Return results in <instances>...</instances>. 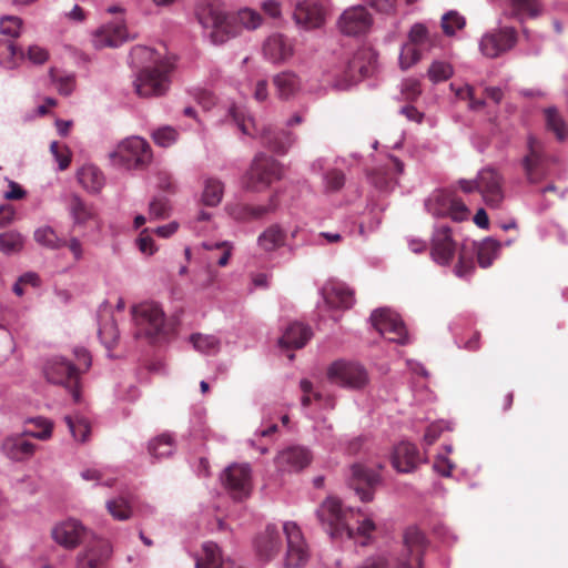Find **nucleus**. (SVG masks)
Instances as JSON below:
<instances>
[{
	"mask_svg": "<svg viewBox=\"0 0 568 568\" xmlns=\"http://www.w3.org/2000/svg\"><path fill=\"white\" fill-rule=\"evenodd\" d=\"M196 17L203 28L211 30L210 38L215 44H222L236 37L237 23L247 30H255L263 22L262 16L251 8H243L235 17H231L212 4L199 7Z\"/></svg>",
	"mask_w": 568,
	"mask_h": 568,
	"instance_id": "1",
	"label": "nucleus"
},
{
	"mask_svg": "<svg viewBox=\"0 0 568 568\" xmlns=\"http://www.w3.org/2000/svg\"><path fill=\"white\" fill-rule=\"evenodd\" d=\"M230 114L243 134L261 139L263 145L273 152L284 154L296 141V136L287 130L258 126L252 116L239 108H232Z\"/></svg>",
	"mask_w": 568,
	"mask_h": 568,
	"instance_id": "2",
	"label": "nucleus"
},
{
	"mask_svg": "<svg viewBox=\"0 0 568 568\" xmlns=\"http://www.w3.org/2000/svg\"><path fill=\"white\" fill-rule=\"evenodd\" d=\"M549 161L544 142L535 135H529L526 153L520 160L524 176L529 185H538L548 178Z\"/></svg>",
	"mask_w": 568,
	"mask_h": 568,
	"instance_id": "3",
	"label": "nucleus"
},
{
	"mask_svg": "<svg viewBox=\"0 0 568 568\" xmlns=\"http://www.w3.org/2000/svg\"><path fill=\"white\" fill-rule=\"evenodd\" d=\"M316 514L318 520L332 538L339 537L343 534H346L349 538L354 536V529L349 524V518L354 516V509H344L337 498H326L318 507Z\"/></svg>",
	"mask_w": 568,
	"mask_h": 568,
	"instance_id": "4",
	"label": "nucleus"
},
{
	"mask_svg": "<svg viewBox=\"0 0 568 568\" xmlns=\"http://www.w3.org/2000/svg\"><path fill=\"white\" fill-rule=\"evenodd\" d=\"M132 314L136 338L144 337L153 343L165 334L164 313L158 304L141 303L133 307Z\"/></svg>",
	"mask_w": 568,
	"mask_h": 568,
	"instance_id": "5",
	"label": "nucleus"
},
{
	"mask_svg": "<svg viewBox=\"0 0 568 568\" xmlns=\"http://www.w3.org/2000/svg\"><path fill=\"white\" fill-rule=\"evenodd\" d=\"M171 71L172 64L168 61L143 68L134 81L136 94L142 98L163 95L170 87Z\"/></svg>",
	"mask_w": 568,
	"mask_h": 568,
	"instance_id": "6",
	"label": "nucleus"
},
{
	"mask_svg": "<svg viewBox=\"0 0 568 568\" xmlns=\"http://www.w3.org/2000/svg\"><path fill=\"white\" fill-rule=\"evenodd\" d=\"M111 158L115 164L129 170L144 169L152 160V151L145 140L139 136H131L118 145Z\"/></svg>",
	"mask_w": 568,
	"mask_h": 568,
	"instance_id": "7",
	"label": "nucleus"
},
{
	"mask_svg": "<svg viewBox=\"0 0 568 568\" xmlns=\"http://www.w3.org/2000/svg\"><path fill=\"white\" fill-rule=\"evenodd\" d=\"M43 375L49 383L65 387L75 403L80 402V376L74 364L69 359L59 356L48 359L43 366Z\"/></svg>",
	"mask_w": 568,
	"mask_h": 568,
	"instance_id": "8",
	"label": "nucleus"
},
{
	"mask_svg": "<svg viewBox=\"0 0 568 568\" xmlns=\"http://www.w3.org/2000/svg\"><path fill=\"white\" fill-rule=\"evenodd\" d=\"M281 176L282 168L280 163L272 156L258 153L244 178V186L248 191L260 192Z\"/></svg>",
	"mask_w": 568,
	"mask_h": 568,
	"instance_id": "9",
	"label": "nucleus"
},
{
	"mask_svg": "<svg viewBox=\"0 0 568 568\" xmlns=\"http://www.w3.org/2000/svg\"><path fill=\"white\" fill-rule=\"evenodd\" d=\"M426 210L437 217H449L455 222L468 219L469 210L465 203L449 191L435 192L425 203Z\"/></svg>",
	"mask_w": 568,
	"mask_h": 568,
	"instance_id": "10",
	"label": "nucleus"
},
{
	"mask_svg": "<svg viewBox=\"0 0 568 568\" xmlns=\"http://www.w3.org/2000/svg\"><path fill=\"white\" fill-rule=\"evenodd\" d=\"M327 379L336 385L361 389L368 384V373L365 367L355 362L336 361L327 368Z\"/></svg>",
	"mask_w": 568,
	"mask_h": 568,
	"instance_id": "11",
	"label": "nucleus"
},
{
	"mask_svg": "<svg viewBox=\"0 0 568 568\" xmlns=\"http://www.w3.org/2000/svg\"><path fill=\"white\" fill-rule=\"evenodd\" d=\"M477 191L489 207H499L505 199L504 178L493 168L483 169L477 175Z\"/></svg>",
	"mask_w": 568,
	"mask_h": 568,
	"instance_id": "12",
	"label": "nucleus"
},
{
	"mask_svg": "<svg viewBox=\"0 0 568 568\" xmlns=\"http://www.w3.org/2000/svg\"><path fill=\"white\" fill-rule=\"evenodd\" d=\"M373 326L388 341L405 344L407 339L406 327L400 317L387 310H376L371 315Z\"/></svg>",
	"mask_w": 568,
	"mask_h": 568,
	"instance_id": "13",
	"label": "nucleus"
},
{
	"mask_svg": "<svg viewBox=\"0 0 568 568\" xmlns=\"http://www.w3.org/2000/svg\"><path fill=\"white\" fill-rule=\"evenodd\" d=\"M283 530L287 540L285 566L288 568L302 567L308 560L310 554L300 527L293 521H287L284 524Z\"/></svg>",
	"mask_w": 568,
	"mask_h": 568,
	"instance_id": "14",
	"label": "nucleus"
},
{
	"mask_svg": "<svg viewBox=\"0 0 568 568\" xmlns=\"http://www.w3.org/2000/svg\"><path fill=\"white\" fill-rule=\"evenodd\" d=\"M404 547L396 568H423V556L426 549L424 534L417 528H408L404 535Z\"/></svg>",
	"mask_w": 568,
	"mask_h": 568,
	"instance_id": "15",
	"label": "nucleus"
},
{
	"mask_svg": "<svg viewBox=\"0 0 568 568\" xmlns=\"http://www.w3.org/2000/svg\"><path fill=\"white\" fill-rule=\"evenodd\" d=\"M429 251L430 257L436 264L450 265L457 251L450 227L439 226L434 231Z\"/></svg>",
	"mask_w": 568,
	"mask_h": 568,
	"instance_id": "16",
	"label": "nucleus"
},
{
	"mask_svg": "<svg viewBox=\"0 0 568 568\" xmlns=\"http://www.w3.org/2000/svg\"><path fill=\"white\" fill-rule=\"evenodd\" d=\"M373 23L372 14L363 6L346 9L338 19V28L346 36L366 33Z\"/></svg>",
	"mask_w": 568,
	"mask_h": 568,
	"instance_id": "17",
	"label": "nucleus"
},
{
	"mask_svg": "<svg viewBox=\"0 0 568 568\" xmlns=\"http://www.w3.org/2000/svg\"><path fill=\"white\" fill-rule=\"evenodd\" d=\"M376 65V53L371 48H361L347 61L345 78L355 83L373 74Z\"/></svg>",
	"mask_w": 568,
	"mask_h": 568,
	"instance_id": "18",
	"label": "nucleus"
},
{
	"mask_svg": "<svg viewBox=\"0 0 568 568\" xmlns=\"http://www.w3.org/2000/svg\"><path fill=\"white\" fill-rule=\"evenodd\" d=\"M223 483L235 499L248 496L252 487L247 464H233L224 470Z\"/></svg>",
	"mask_w": 568,
	"mask_h": 568,
	"instance_id": "19",
	"label": "nucleus"
},
{
	"mask_svg": "<svg viewBox=\"0 0 568 568\" xmlns=\"http://www.w3.org/2000/svg\"><path fill=\"white\" fill-rule=\"evenodd\" d=\"M517 41V33L513 28L500 29L497 32L485 34L480 40V51L487 58H497L510 50Z\"/></svg>",
	"mask_w": 568,
	"mask_h": 568,
	"instance_id": "20",
	"label": "nucleus"
},
{
	"mask_svg": "<svg viewBox=\"0 0 568 568\" xmlns=\"http://www.w3.org/2000/svg\"><path fill=\"white\" fill-rule=\"evenodd\" d=\"M379 481V476L364 465L355 464L352 466L351 487L359 496L362 501H371L374 496L375 487Z\"/></svg>",
	"mask_w": 568,
	"mask_h": 568,
	"instance_id": "21",
	"label": "nucleus"
},
{
	"mask_svg": "<svg viewBox=\"0 0 568 568\" xmlns=\"http://www.w3.org/2000/svg\"><path fill=\"white\" fill-rule=\"evenodd\" d=\"M312 459L313 455L306 447L291 446L276 455L275 466L283 473L300 471L307 467Z\"/></svg>",
	"mask_w": 568,
	"mask_h": 568,
	"instance_id": "22",
	"label": "nucleus"
},
{
	"mask_svg": "<svg viewBox=\"0 0 568 568\" xmlns=\"http://www.w3.org/2000/svg\"><path fill=\"white\" fill-rule=\"evenodd\" d=\"M129 40L123 19L101 26L93 33V44L98 49L115 48Z\"/></svg>",
	"mask_w": 568,
	"mask_h": 568,
	"instance_id": "23",
	"label": "nucleus"
},
{
	"mask_svg": "<svg viewBox=\"0 0 568 568\" xmlns=\"http://www.w3.org/2000/svg\"><path fill=\"white\" fill-rule=\"evenodd\" d=\"M295 22L306 30L317 29L324 24V8L317 0H302L294 10Z\"/></svg>",
	"mask_w": 568,
	"mask_h": 568,
	"instance_id": "24",
	"label": "nucleus"
},
{
	"mask_svg": "<svg viewBox=\"0 0 568 568\" xmlns=\"http://www.w3.org/2000/svg\"><path fill=\"white\" fill-rule=\"evenodd\" d=\"M111 549L106 541L97 540L78 556L77 568H105Z\"/></svg>",
	"mask_w": 568,
	"mask_h": 568,
	"instance_id": "25",
	"label": "nucleus"
},
{
	"mask_svg": "<svg viewBox=\"0 0 568 568\" xmlns=\"http://www.w3.org/2000/svg\"><path fill=\"white\" fill-rule=\"evenodd\" d=\"M68 210L73 220L74 227H99V221L94 209L87 204L79 195L69 197Z\"/></svg>",
	"mask_w": 568,
	"mask_h": 568,
	"instance_id": "26",
	"label": "nucleus"
},
{
	"mask_svg": "<svg viewBox=\"0 0 568 568\" xmlns=\"http://www.w3.org/2000/svg\"><path fill=\"white\" fill-rule=\"evenodd\" d=\"M277 203L275 197H271L267 205H250L246 203H235L227 206V213L230 216L237 222H250L253 220H260L268 213L276 210Z\"/></svg>",
	"mask_w": 568,
	"mask_h": 568,
	"instance_id": "27",
	"label": "nucleus"
},
{
	"mask_svg": "<svg viewBox=\"0 0 568 568\" xmlns=\"http://www.w3.org/2000/svg\"><path fill=\"white\" fill-rule=\"evenodd\" d=\"M84 532L85 529L81 523L69 519L53 528L52 537L59 545L65 548H74L82 540Z\"/></svg>",
	"mask_w": 568,
	"mask_h": 568,
	"instance_id": "28",
	"label": "nucleus"
},
{
	"mask_svg": "<svg viewBox=\"0 0 568 568\" xmlns=\"http://www.w3.org/2000/svg\"><path fill=\"white\" fill-rule=\"evenodd\" d=\"M392 463L398 471L410 473L422 463V458L414 444L403 442L395 447Z\"/></svg>",
	"mask_w": 568,
	"mask_h": 568,
	"instance_id": "29",
	"label": "nucleus"
},
{
	"mask_svg": "<svg viewBox=\"0 0 568 568\" xmlns=\"http://www.w3.org/2000/svg\"><path fill=\"white\" fill-rule=\"evenodd\" d=\"M293 44L283 34L270 36L263 44V53L272 62H283L293 55Z\"/></svg>",
	"mask_w": 568,
	"mask_h": 568,
	"instance_id": "30",
	"label": "nucleus"
},
{
	"mask_svg": "<svg viewBox=\"0 0 568 568\" xmlns=\"http://www.w3.org/2000/svg\"><path fill=\"white\" fill-rule=\"evenodd\" d=\"M1 450L8 458L22 462L33 456L36 445L27 440L22 435H12L4 438Z\"/></svg>",
	"mask_w": 568,
	"mask_h": 568,
	"instance_id": "31",
	"label": "nucleus"
},
{
	"mask_svg": "<svg viewBox=\"0 0 568 568\" xmlns=\"http://www.w3.org/2000/svg\"><path fill=\"white\" fill-rule=\"evenodd\" d=\"M257 554L261 558L270 560L281 549L282 541L277 527L268 525L255 541Z\"/></svg>",
	"mask_w": 568,
	"mask_h": 568,
	"instance_id": "32",
	"label": "nucleus"
},
{
	"mask_svg": "<svg viewBox=\"0 0 568 568\" xmlns=\"http://www.w3.org/2000/svg\"><path fill=\"white\" fill-rule=\"evenodd\" d=\"M403 162L395 158H389V163L375 169L371 175L372 182L379 190H387L395 181V175L403 173Z\"/></svg>",
	"mask_w": 568,
	"mask_h": 568,
	"instance_id": "33",
	"label": "nucleus"
},
{
	"mask_svg": "<svg viewBox=\"0 0 568 568\" xmlns=\"http://www.w3.org/2000/svg\"><path fill=\"white\" fill-rule=\"evenodd\" d=\"M312 337V329L302 323H292L280 338L283 348H302Z\"/></svg>",
	"mask_w": 568,
	"mask_h": 568,
	"instance_id": "34",
	"label": "nucleus"
},
{
	"mask_svg": "<svg viewBox=\"0 0 568 568\" xmlns=\"http://www.w3.org/2000/svg\"><path fill=\"white\" fill-rule=\"evenodd\" d=\"M276 94L282 100L294 98L302 89V81L292 71H283L273 78Z\"/></svg>",
	"mask_w": 568,
	"mask_h": 568,
	"instance_id": "35",
	"label": "nucleus"
},
{
	"mask_svg": "<svg viewBox=\"0 0 568 568\" xmlns=\"http://www.w3.org/2000/svg\"><path fill=\"white\" fill-rule=\"evenodd\" d=\"M325 301L334 308H351L354 304V292L345 284L336 283L325 288Z\"/></svg>",
	"mask_w": 568,
	"mask_h": 568,
	"instance_id": "36",
	"label": "nucleus"
},
{
	"mask_svg": "<svg viewBox=\"0 0 568 568\" xmlns=\"http://www.w3.org/2000/svg\"><path fill=\"white\" fill-rule=\"evenodd\" d=\"M286 241V232L278 224H272L257 237V244L265 252H273L282 247Z\"/></svg>",
	"mask_w": 568,
	"mask_h": 568,
	"instance_id": "37",
	"label": "nucleus"
},
{
	"mask_svg": "<svg viewBox=\"0 0 568 568\" xmlns=\"http://www.w3.org/2000/svg\"><path fill=\"white\" fill-rule=\"evenodd\" d=\"M439 40L438 34H432L425 24L415 23L408 33V43L419 48L428 50L434 47Z\"/></svg>",
	"mask_w": 568,
	"mask_h": 568,
	"instance_id": "38",
	"label": "nucleus"
},
{
	"mask_svg": "<svg viewBox=\"0 0 568 568\" xmlns=\"http://www.w3.org/2000/svg\"><path fill=\"white\" fill-rule=\"evenodd\" d=\"M79 183L89 192H99L104 184L102 172L94 165H85L78 172Z\"/></svg>",
	"mask_w": 568,
	"mask_h": 568,
	"instance_id": "39",
	"label": "nucleus"
},
{
	"mask_svg": "<svg viewBox=\"0 0 568 568\" xmlns=\"http://www.w3.org/2000/svg\"><path fill=\"white\" fill-rule=\"evenodd\" d=\"M224 194V184L216 178H205L203 183L202 203L206 206H216Z\"/></svg>",
	"mask_w": 568,
	"mask_h": 568,
	"instance_id": "40",
	"label": "nucleus"
},
{
	"mask_svg": "<svg viewBox=\"0 0 568 568\" xmlns=\"http://www.w3.org/2000/svg\"><path fill=\"white\" fill-rule=\"evenodd\" d=\"M24 58L23 51L18 48L12 39H0V64L12 69Z\"/></svg>",
	"mask_w": 568,
	"mask_h": 568,
	"instance_id": "41",
	"label": "nucleus"
},
{
	"mask_svg": "<svg viewBox=\"0 0 568 568\" xmlns=\"http://www.w3.org/2000/svg\"><path fill=\"white\" fill-rule=\"evenodd\" d=\"M99 337L102 344L111 349L118 342L119 329L112 315L101 316L99 325Z\"/></svg>",
	"mask_w": 568,
	"mask_h": 568,
	"instance_id": "42",
	"label": "nucleus"
},
{
	"mask_svg": "<svg viewBox=\"0 0 568 568\" xmlns=\"http://www.w3.org/2000/svg\"><path fill=\"white\" fill-rule=\"evenodd\" d=\"M474 251L475 245H471V247H468L466 244L462 245L458 262L454 268L456 276L464 278L473 273L475 270Z\"/></svg>",
	"mask_w": 568,
	"mask_h": 568,
	"instance_id": "43",
	"label": "nucleus"
},
{
	"mask_svg": "<svg viewBox=\"0 0 568 568\" xmlns=\"http://www.w3.org/2000/svg\"><path fill=\"white\" fill-rule=\"evenodd\" d=\"M34 241L50 250H59L65 245V241L58 236L51 226H41L34 231Z\"/></svg>",
	"mask_w": 568,
	"mask_h": 568,
	"instance_id": "44",
	"label": "nucleus"
},
{
	"mask_svg": "<svg viewBox=\"0 0 568 568\" xmlns=\"http://www.w3.org/2000/svg\"><path fill=\"white\" fill-rule=\"evenodd\" d=\"M499 243L493 239H486L476 248L478 264L486 268L493 264L497 256Z\"/></svg>",
	"mask_w": 568,
	"mask_h": 568,
	"instance_id": "45",
	"label": "nucleus"
},
{
	"mask_svg": "<svg viewBox=\"0 0 568 568\" xmlns=\"http://www.w3.org/2000/svg\"><path fill=\"white\" fill-rule=\"evenodd\" d=\"M148 450L155 458L169 457L174 450L173 438L166 434L160 435L149 443Z\"/></svg>",
	"mask_w": 568,
	"mask_h": 568,
	"instance_id": "46",
	"label": "nucleus"
},
{
	"mask_svg": "<svg viewBox=\"0 0 568 568\" xmlns=\"http://www.w3.org/2000/svg\"><path fill=\"white\" fill-rule=\"evenodd\" d=\"M544 113L547 129L552 131L558 140L562 141L567 136L568 131L558 110L554 106H549L545 109Z\"/></svg>",
	"mask_w": 568,
	"mask_h": 568,
	"instance_id": "47",
	"label": "nucleus"
},
{
	"mask_svg": "<svg viewBox=\"0 0 568 568\" xmlns=\"http://www.w3.org/2000/svg\"><path fill=\"white\" fill-rule=\"evenodd\" d=\"M190 341L196 351L207 355L215 354L220 349V339L214 335L195 333L191 335Z\"/></svg>",
	"mask_w": 568,
	"mask_h": 568,
	"instance_id": "48",
	"label": "nucleus"
},
{
	"mask_svg": "<svg viewBox=\"0 0 568 568\" xmlns=\"http://www.w3.org/2000/svg\"><path fill=\"white\" fill-rule=\"evenodd\" d=\"M203 247L211 251L209 260L216 261L219 266H226L229 260L232 255L233 246L229 242H219V243H203Z\"/></svg>",
	"mask_w": 568,
	"mask_h": 568,
	"instance_id": "49",
	"label": "nucleus"
},
{
	"mask_svg": "<svg viewBox=\"0 0 568 568\" xmlns=\"http://www.w3.org/2000/svg\"><path fill=\"white\" fill-rule=\"evenodd\" d=\"M23 236L17 231H8L0 234V252L3 254L18 253L23 248Z\"/></svg>",
	"mask_w": 568,
	"mask_h": 568,
	"instance_id": "50",
	"label": "nucleus"
},
{
	"mask_svg": "<svg viewBox=\"0 0 568 568\" xmlns=\"http://www.w3.org/2000/svg\"><path fill=\"white\" fill-rule=\"evenodd\" d=\"M64 420L74 439L82 443L88 440L91 433V427L85 418L80 416H65Z\"/></svg>",
	"mask_w": 568,
	"mask_h": 568,
	"instance_id": "51",
	"label": "nucleus"
},
{
	"mask_svg": "<svg viewBox=\"0 0 568 568\" xmlns=\"http://www.w3.org/2000/svg\"><path fill=\"white\" fill-rule=\"evenodd\" d=\"M36 427L34 430H27L24 434L37 439L47 440L51 437L53 423L44 417H36L28 422Z\"/></svg>",
	"mask_w": 568,
	"mask_h": 568,
	"instance_id": "52",
	"label": "nucleus"
},
{
	"mask_svg": "<svg viewBox=\"0 0 568 568\" xmlns=\"http://www.w3.org/2000/svg\"><path fill=\"white\" fill-rule=\"evenodd\" d=\"M106 509L116 520H126L132 515V508L124 497H118L106 501Z\"/></svg>",
	"mask_w": 568,
	"mask_h": 568,
	"instance_id": "53",
	"label": "nucleus"
},
{
	"mask_svg": "<svg viewBox=\"0 0 568 568\" xmlns=\"http://www.w3.org/2000/svg\"><path fill=\"white\" fill-rule=\"evenodd\" d=\"M52 83L55 85L59 93L69 95L74 88V77L71 74H63L55 68H51L49 72Z\"/></svg>",
	"mask_w": 568,
	"mask_h": 568,
	"instance_id": "54",
	"label": "nucleus"
},
{
	"mask_svg": "<svg viewBox=\"0 0 568 568\" xmlns=\"http://www.w3.org/2000/svg\"><path fill=\"white\" fill-rule=\"evenodd\" d=\"M465 24V18L456 11H449L442 18V29L449 37L454 36L457 30H462Z\"/></svg>",
	"mask_w": 568,
	"mask_h": 568,
	"instance_id": "55",
	"label": "nucleus"
},
{
	"mask_svg": "<svg viewBox=\"0 0 568 568\" xmlns=\"http://www.w3.org/2000/svg\"><path fill=\"white\" fill-rule=\"evenodd\" d=\"M452 75H453V68L447 62L434 61L428 69V78L434 83L446 81Z\"/></svg>",
	"mask_w": 568,
	"mask_h": 568,
	"instance_id": "56",
	"label": "nucleus"
},
{
	"mask_svg": "<svg viewBox=\"0 0 568 568\" xmlns=\"http://www.w3.org/2000/svg\"><path fill=\"white\" fill-rule=\"evenodd\" d=\"M22 27V20L16 16H7L0 19V33L9 37V39H16L20 34Z\"/></svg>",
	"mask_w": 568,
	"mask_h": 568,
	"instance_id": "57",
	"label": "nucleus"
},
{
	"mask_svg": "<svg viewBox=\"0 0 568 568\" xmlns=\"http://www.w3.org/2000/svg\"><path fill=\"white\" fill-rule=\"evenodd\" d=\"M422 49L406 43L403 45L400 54H399V64L403 70L410 68L413 64L418 62L422 58Z\"/></svg>",
	"mask_w": 568,
	"mask_h": 568,
	"instance_id": "58",
	"label": "nucleus"
},
{
	"mask_svg": "<svg viewBox=\"0 0 568 568\" xmlns=\"http://www.w3.org/2000/svg\"><path fill=\"white\" fill-rule=\"evenodd\" d=\"M50 151L53 154L55 161L58 162L59 169L61 171L69 168L70 162H71V152L67 145L60 144L59 142L53 141L50 144Z\"/></svg>",
	"mask_w": 568,
	"mask_h": 568,
	"instance_id": "59",
	"label": "nucleus"
},
{
	"mask_svg": "<svg viewBox=\"0 0 568 568\" xmlns=\"http://www.w3.org/2000/svg\"><path fill=\"white\" fill-rule=\"evenodd\" d=\"M170 210V203L165 196H155L150 203V215L154 219L168 217Z\"/></svg>",
	"mask_w": 568,
	"mask_h": 568,
	"instance_id": "60",
	"label": "nucleus"
},
{
	"mask_svg": "<svg viewBox=\"0 0 568 568\" xmlns=\"http://www.w3.org/2000/svg\"><path fill=\"white\" fill-rule=\"evenodd\" d=\"M152 136L158 145L166 148L176 141L178 132L171 126H164L158 129Z\"/></svg>",
	"mask_w": 568,
	"mask_h": 568,
	"instance_id": "61",
	"label": "nucleus"
},
{
	"mask_svg": "<svg viewBox=\"0 0 568 568\" xmlns=\"http://www.w3.org/2000/svg\"><path fill=\"white\" fill-rule=\"evenodd\" d=\"M345 184V175L342 171L333 169L325 174V186L329 192L339 191Z\"/></svg>",
	"mask_w": 568,
	"mask_h": 568,
	"instance_id": "62",
	"label": "nucleus"
},
{
	"mask_svg": "<svg viewBox=\"0 0 568 568\" xmlns=\"http://www.w3.org/2000/svg\"><path fill=\"white\" fill-rule=\"evenodd\" d=\"M130 55L134 63L156 62L154 50L148 47H134Z\"/></svg>",
	"mask_w": 568,
	"mask_h": 568,
	"instance_id": "63",
	"label": "nucleus"
},
{
	"mask_svg": "<svg viewBox=\"0 0 568 568\" xmlns=\"http://www.w3.org/2000/svg\"><path fill=\"white\" fill-rule=\"evenodd\" d=\"M74 356L77 358V365L75 368L78 371V375L80 376L81 373L88 371L91 366V356L89 352L83 347H77L74 349Z\"/></svg>",
	"mask_w": 568,
	"mask_h": 568,
	"instance_id": "64",
	"label": "nucleus"
}]
</instances>
